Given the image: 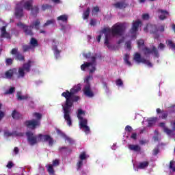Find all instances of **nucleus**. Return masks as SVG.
<instances>
[{"instance_id": "f257e3e1", "label": "nucleus", "mask_w": 175, "mask_h": 175, "mask_svg": "<svg viewBox=\"0 0 175 175\" xmlns=\"http://www.w3.org/2000/svg\"><path fill=\"white\" fill-rule=\"evenodd\" d=\"M81 91V84L79 83L77 85H75L72 88L69 90H66L61 95L63 98H65L66 101L64 106L63 107L64 110V118L67 122L68 126H72V118L70 117V108L73 107V105L76 102L80 100V97L76 94Z\"/></svg>"}, {"instance_id": "f03ea898", "label": "nucleus", "mask_w": 175, "mask_h": 175, "mask_svg": "<svg viewBox=\"0 0 175 175\" xmlns=\"http://www.w3.org/2000/svg\"><path fill=\"white\" fill-rule=\"evenodd\" d=\"M125 24L124 23H116L113 25L111 29L110 28H104L102 30L103 33H105V44H106L108 49H110V40L112 36H122L124 32H125Z\"/></svg>"}, {"instance_id": "7ed1b4c3", "label": "nucleus", "mask_w": 175, "mask_h": 175, "mask_svg": "<svg viewBox=\"0 0 175 175\" xmlns=\"http://www.w3.org/2000/svg\"><path fill=\"white\" fill-rule=\"evenodd\" d=\"M33 117H35L36 119H32L31 120H26L24 122V125L27 128L30 129H36L37 126H40V120H42V114L38 112L33 113Z\"/></svg>"}, {"instance_id": "20e7f679", "label": "nucleus", "mask_w": 175, "mask_h": 175, "mask_svg": "<svg viewBox=\"0 0 175 175\" xmlns=\"http://www.w3.org/2000/svg\"><path fill=\"white\" fill-rule=\"evenodd\" d=\"M85 114V112L82 109H78L77 118L79 121L80 129H83L85 133H90V126H88V120L81 116Z\"/></svg>"}, {"instance_id": "39448f33", "label": "nucleus", "mask_w": 175, "mask_h": 175, "mask_svg": "<svg viewBox=\"0 0 175 175\" xmlns=\"http://www.w3.org/2000/svg\"><path fill=\"white\" fill-rule=\"evenodd\" d=\"M144 32H150V33H153L154 35V39H159V35L158 33V27L156 25H151L148 24L144 28Z\"/></svg>"}, {"instance_id": "423d86ee", "label": "nucleus", "mask_w": 175, "mask_h": 175, "mask_svg": "<svg viewBox=\"0 0 175 175\" xmlns=\"http://www.w3.org/2000/svg\"><path fill=\"white\" fill-rule=\"evenodd\" d=\"M17 27H20L21 29H23V32L26 36H33V31H32V25L28 26L25 24L19 22L16 23Z\"/></svg>"}, {"instance_id": "0eeeda50", "label": "nucleus", "mask_w": 175, "mask_h": 175, "mask_svg": "<svg viewBox=\"0 0 175 175\" xmlns=\"http://www.w3.org/2000/svg\"><path fill=\"white\" fill-rule=\"evenodd\" d=\"M14 16L16 18L24 17V10L23 9V1L18 3L15 7Z\"/></svg>"}, {"instance_id": "6e6552de", "label": "nucleus", "mask_w": 175, "mask_h": 175, "mask_svg": "<svg viewBox=\"0 0 175 175\" xmlns=\"http://www.w3.org/2000/svg\"><path fill=\"white\" fill-rule=\"evenodd\" d=\"M12 55H14L16 61H20V62H25V57L18 51V48H13L10 52Z\"/></svg>"}, {"instance_id": "1a4fd4ad", "label": "nucleus", "mask_w": 175, "mask_h": 175, "mask_svg": "<svg viewBox=\"0 0 175 175\" xmlns=\"http://www.w3.org/2000/svg\"><path fill=\"white\" fill-rule=\"evenodd\" d=\"M26 136L27 137V142L30 146L38 144V136L33 135V133L28 131L26 133Z\"/></svg>"}, {"instance_id": "9d476101", "label": "nucleus", "mask_w": 175, "mask_h": 175, "mask_svg": "<svg viewBox=\"0 0 175 175\" xmlns=\"http://www.w3.org/2000/svg\"><path fill=\"white\" fill-rule=\"evenodd\" d=\"M142 25V21L139 20L137 21H133L132 23V27L130 29V33L131 35H135L134 38L136 39V33H137V31H139V27Z\"/></svg>"}, {"instance_id": "9b49d317", "label": "nucleus", "mask_w": 175, "mask_h": 175, "mask_svg": "<svg viewBox=\"0 0 175 175\" xmlns=\"http://www.w3.org/2000/svg\"><path fill=\"white\" fill-rule=\"evenodd\" d=\"M134 59L136 62H138V64H140V62H142V64L148 65L149 68H152V63H150V60H147L145 58H142V55L139 53H136L135 54Z\"/></svg>"}, {"instance_id": "f8f14e48", "label": "nucleus", "mask_w": 175, "mask_h": 175, "mask_svg": "<svg viewBox=\"0 0 175 175\" xmlns=\"http://www.w3.org/2000/svg\"><path fill=\"white\" fill-rule=\"evenodd\" d=\"M144 55H148V54H153L156 58H159V52H158V49L155 46L152 47L150 49L148 47H145L143 49Z\"/></svg>"}, {"instance_id": "ddd939ff", "label": "nucleus", "mask_w": 175, "mask_h": 175, "mask_svg": "<svg viewBox=\"0 0 175 175\" xmlns=\"http://www.w3.org/2000/svg\"><path fill=\"white\" fill-rule=\"evenodd\" d=\"M38 137L39 138V142H48L49 146H53V144H54V138L49 135L39 134Z\"/></svg>"}, {"instance_id": "4468645a", "label": "nucleus", "mask_w": 175, "mask_h": 175, "mask_svg": "<svg viewBox=\"0 0 175 175\" xmlns=\"http://www.w3.org/2000/svg\"><path fill=\"white\" fill-rule=\"evenodd\" d=\"M84 94L89 98H92L94 96V92L91 91V84H86L83 88Z\"/></svg>"}, {"instance_id": "2eb2a0df", "label": "nucleus", "mask_w": 175, "mask_h": 175, "mask_svg": "<svg viewBox=\"0 0 175 175\" xmlns=\"http://www.w3.org/2000/svg\"><path fill=\"white\" fill-rule=\"evenodd\" d=\"M14 75H17V68H11L5 72V79H11Z\"/></svg>"}, {"instance_id": "dca6fc26", "label": "nucleus", "mask_w": 175, "mask_h": 175, "mask_svg": "<svg viewBox=\"0 0 175 175\" xmlns=\"http://www.w3.org/2000/svg\"><path fill=\"white\" fill-rule=\"evenodd\" d=\"M1 31V38H5L6 39H12V36L10 35V33H8L6 31V26H3L0 29Z\"/></svg>"}, {"instance_id": "f3484780", "label": "nucleus", "mask_w": 175, "mask_h": 175, "mask_svg": "<svg viewBox=\"0 0 175 175\" xmlns=\"http://www.w3.org/2000/svg\"><path fill=\"white\" fill-rule=\"evenodd\" d=\"M156 111L157 113V114H161L159 116V118H161V120H167V117L169 116V113H167V111H163V110H161V109L157 108L156 109Z\"/></svg>"}, {"instance_id": "a211bd4d", "label": "nucleus", "mask_w": 175, "mask_h": 175, "mask_svg": "<svg viewBox=\"0 0 175 175\" xmlns=\"http://www.w3.org/2000/svg\"><path fill=\"white\" fill-rule=\"evenodd\" d=\"M57 133L59 135H62V136H63L65 140H66L69 143V144H75V140L68 137L65 133H62V131H61L60 130H57Z\"/></svg>"}, {"instance_id": "6ab92c4d", "label": "nucleus", "mask_w": 175, "mask_h": 175, "mask_svg": "<svg viewBox=\"0 0 175 175\" xmlns=\"http://www.w3.org/2000/svg\"><path fill=\"white\" fill-rule=\"evenodd\" d=\"M129 149L134 152H140L142 151V147L139 145L130 144L129 145Z\"/></svg>"}, {"instance_id": "aec40b11", "label": "nucleus", "mask_w": 175, "mask_h": 175, "mask_svg": "<svg viewBox=\"0 0 175 175\" xmlns=\"http://www.w3.org/2000/svg\"><path fill=\"white\" fill-rule=\"evenodd\" d=\"M113 6L116 8V9H125V8L128 6V4H126L125 1H120L114 3Z\"/></svg>"}, {"instance_id": "412c9836", "label": "nucleus", "mask_w": 175, "mask_h": 175, "mask_svg": "<svg viewBox=\"0 0 175 175\" xmlns=\"http://www.w3.org/2000/svg\"><path fill=\"white\" fill-rule=\"evenodd\" d=\"M11 116L13 120H20V118H23V115H21V113H20V112L17 111L16 109L12 111Z\"/></svg>"}, {"instance_id": "4be33fe9", "label": "nucleus", "mask_w": 175, "mask_h": 175, "mask_svg": "<svg viewBox=\"0 0 175 175\" xmlns=\"http://www.w3.org/2000/svg\"><path fill=\"white\" fill-rule=\"evenodd\" d=\"M17 75L18 79H23L25 76V71L24 68L22 67L19 68L18 70H17V74H15Z\"/></svg>"}, {"instance_id": "5701e85b", "label": "nucleus", "mask_w": 175, "mask_h": 175, "mask_svg": "<svg viewBox=\"0 0 175 175\" xmlns=\"http://www.w3.org/2000/svg\"><path fill=\"white\" fill-rule=\"evenodd\" d=\"M32 62H33L29 60L28 62L25 63L23 64V66L22 67L23 70H25L27 72H31V64H32Z\"/></svg>"}, {"instance_id": "b1692460", "label": "nucleus", "mask_w": 175, "mask_h": 175, "mask_svg": "<svg viewBox=\"0 0 175 175\" xmlns=\"http://www.w3.org/2000/svg\"><path fill=\"white\" fill-rule=\"evenodd\" d=\"M32 3H33V1H25L23 4V8L25 10H31L33 8V5Z\"/></svg>"}, {"instance_id": "393cba45", "label": "nucleus", "mask_w": 175, "mask_h": 175, "mask_svg": "<svg viewBox=\"0 0 175 175\" xmlns=\"http://www.w3.org/2000/svg\"><path fill=\"white\" fill-rule=\"evenodd\" d=\"M158 13L161 14L159 16L160 20H165L166 18V14H169V12H167V11L163 10H159Z\"/></svg>"}, {"instance_id": "a878e982", "label": "nucleus", "mask_w": 175, "mask_h": 175, "mask_svg": "<svg viewBox=\"0 0 175 175\" xmlns=\"http://www.w3.org/2000/svg\"><path fill=\"white\" fill-rule=\"evenodd\" d=\"M31 14H32L33 17H36L39 13V7H38V5H34L33 7H31Z\"/></svg>"}, {"instance_id": "bb28decb", "label": "nucleus", "mask_w": 175, "mask_h": 175, "mask_svg": "<svg viewBox=\"0 0 175 175\" xmlns=\"http://www.w3.org/2000/svg\"><path fill=\"white\" fill-rule=\"evenodd\" d=\"M68 18L69 17L66 14H63L57 18V21H62V23H68Z\"/></svg>"}, {"instance_id": "cd10ccee", "label": "nucleus", "mask_w": 175, "mask_h": 175, "mask_svg": "<svg viewBox=\"0 0 175 175\" xmlns=\"http://www.w3.org/2000/svg\"><path fill=\"white\" fill-rule=\"evenodd\" d=\"M29 43L33 49H35V47H38V46H39V42H38V40H36L35 38H31Z\"/></svg>"}, {"instance_id": "c85d7f7f", "label": "nucleus", "mask_w": 175, "mask_h": 175, "mask_svg": "<svg viewBox=\"0 0 175 175\" xmlns=\"http://www.w3.org/2000/svg\"><path fill=\"white\" fill-rule=\"evenodd\" d=\"M91 12V9L90 8H88L83 13V20H88V17H90V13Z\"/></svg>"}, {"instance_id": "c756f323", "label": "nucleus", "mask_w": 175, "mask_h": 175, "mask_svg": "<svg viewBox=\"0 0 175 175\" xmlns=\"http://www.w3.org/2000/svg\"><path fill=\"white\" fill-rule=\"evenodd\" d=\"M53 50L54 51L55 58L56 59H57V58H59V55H60L59 54L61 53V51L58 50V47L57 46V45L53 46Z\"/></svg>"}, {"instance_id": "7c9ffc66", "label": "nucleus", "mask_w": 175, "mask_h": 175, "mask_svg": "<svg viewBox=\"0 0 175 175\" xmlns=\"http://www.w3.org/2000/svg\"><path fill=\"white\" fill-rule=\"evenodd\" d=\"M23 53H27L29 50H33V48L30 44H24L22 46Z\"/></svg>"}, {"instance_id": "2f4dec72", "label": "nucleus", "mask_w": 175, "mask_h": 175, "mask_svg": "<svg viewBox=\"0 0 175 175\" xmlns=\"http://www.w3.org/2000/svg\"><path fill=\"white\" fill-rule=\"evenodd\" d=\"M148 165H150V163H148V161L141 162L139 163L138 169H146V167H148Z\"/></svg>"}, {"instance_id": "473e14b6", "label": "nucleus", "mask_w": 175, "mask_h": 175, "mask_svg": "<svg viewBox=\"0 0 175 175\" xmlns=\"http://www.w3.org/2000/svg\"><path fill=\"white\" fill-rule=\"evenodd\" d=\"M157 122V118H150L148 120V126H152Z\"/></svg>"}, {"instance_id": "72a5a7b5", "label": "nucleus", "mask_w": 175, "mask_h": 175, "mask_svg": "<svg viewBox=\"0 0 175 175\" xmlns=\"http://www.w3.org/2000/svg\"><path fill=\"white\" fill-rule=\"evenodd\" d=\"M124 61L126 65H128V66H132V63L129 61V55L125 54Z\"/></svg>"}, {"instance_id": "f704fd0d", "label": "nucleus", "mask_w": 175, "mask_h": 175, "mask_svg": "<svg viewBox=\"0 0 175 175\" xmlns=\"http://www.w3.org/2000/svg\"><path fill=\"white\" fill-rule=\"evenodd\" d=\"M14 61V59L8 57L5 59V65L6 66H11V65H13V62Z\"/></svg>"}, {"instance_id": "c9c22d12", "label": "nucleus", "mask_w": 175, "mask_h": 175, "mask_svg": "<svg viewBox=\"0 0 175 175\" xmlns=\"http://www.w3.org/2000/svg\"><path fill=\"white\" fill-rule=\"evenodd\" d=\"M55 24V20L51 19L46 21V22L43 25V27H48V25H54Z\"/></svg>"}, {"instance_id": "e433bc0d", "label": "nucleus", "mask_w": 175, "mask_h": 175, "mask_svg": "<svg viewBox=\"0 0 175 175\" xmlns=\"http://www.w3.org/2000/svg\"><path fill=\"white\" fill-rule=\"evenodd\" d=\"M18 100H25L28 99V96H21V93L18 92L16 94Z\"/></svg>"}, {"instance_id": "4c0bfd02", "label": "nucleus", "mask_w": 175, "mask_h": 175, "mask_svg": "<svg viewBox=\"0 0 175 175\" xmlns=\"http://www.w3.org/2000/svg\"><path fill=\"white\" fill-rule=\"evenodd\" d=\"M40 25V21H39V19H37L36 21H34L33 23V27H35L36 29H37V31H39L40 27L39 26Z\"/></svg>"}, {"instance_id": "58836bf2", "label": "nucleus", "mask_w": 175, "mask_h": 175, "mask_svg": "<svg viewBox=\"0 0 175 175\" xmlns=\"http://www.w3.org/2000/svg\"><path fill=\"white\" fill-rule=\"evenodd\" d=\"M47 172L49 173V174H54L55 171H54V168L53 167V165L51 164L48 165Z\"/></svg>"}, {"instance_id": "ea45409f", "label": "nucleus", "mask_w": 175, "mask_h": 175, "mask_svg": "<svg viewBox=\"0 0 175 175\" xmlns=\"http://www.w3.org/2000/svg\"><path fill=\"white\" fill-rule=\"evenodd\" d=\"M89 66H92V63H85L81 66V70H85L86 68H89Z\"/></svg>"}, {"instance_id": "a19ab883", "label": "nucleus", "mask_w": 175, "mask_h": 175, "mask_svg": "<svg viewBox=\"0 0 175 175\" xmlns=\"http://www.w3.org/2000/svg\"><path fill=\"white\" fill-rule=\"evenodd\" d=\"M80 161H84L85 159H87V153L85 152H81L79 155Z\"/></svg>"}, {"instance_id": "79ce46f5", "label": "nucleus", "mask_w": 175, "mask_h": 175, "mask_svg": "<svg viewBox=\"0 0 175 175\" xmlns=\"http://www.w3.org/2000/svg\"><path fill=\"white\" fill-rule=\"evenodd\" d=\"M49 9H53V5L49 4H44L42 6V10L44 12Z\"/></svg>"}, {"instance_id": "37998d69", "label": "nucleus", "mask_w": 175, "mask_h": 175, "mask_svg": "<svg viewBox=\"0 0 175 175\" xmlns=\"http://www.w3.org/2000/svg\"><path fill=\"white\" fill-rule=\"evenodd\" d=\"M167 42V46H169V47H170V49H175V44L173 42L172 40H168Z\"/></svg>"}, {"instance_id": "c03bdc74", "label": "nucleus", "mask_w": 175, "mask_h": 175, "mask_svg": "<svg viewBox=\"0 0 175 175\" xmlns=\"http://www.w3.org/2000/svg\"><path fill=\"white\" fill-rule=\"evenodd\" d=\"M14 91H16V89L14 88V87H12L10 88L9 90H7L5 92V95H9L10 94H13V92H14Z\"/></svg>"}, {"instance_id": "a18cd8bd", "label": "nucleus", "mask_w": 175, "mask_h": 175, "mask_svg": "<svg viewBox=\"0 0 175 175\" xmlns=\"http://www.w3.org/2000/svg\"><path fill=\"white\" fill-rule=\"evenodd\" d=\"M137 44L138 49H140V47H143V46H144V40H137Z\"/></svg>"}, {"instance_id": "49530a36", "label": "nucleus", "mask_w": 175, "mask_h": 175, "mask_svg": "<svg viewBox=\"0 0 175 175\" xmlns=\"http://www.w3.org/2000/svg\"><path fill=\"white\" fill-rule=\"evenodd\" d=\"M163 131L165 133H167V135H172V133H173V130H171L167 127H164Z\"/></svg>"}, {"instance_id": "de8ad7c7", "label": "nucleus", "mask_w": 175, "mask_h": 175, "mask_svg": "<svg viewBox=\"0 0 175 175\" xmlns=\"http://www.w3.org/2000/svg\"><path fill=\"white\" fill-rule=\"evenodd\" d=\"M116 84L118 87H122L124 85V82L121 79H117L116 81Z\"/></svg>"}, {"instance_id": "09e8293b", "label": "nucleus", "mask_w": 175, "mask_h": 175, "mask_svg": "<svg viewBox=\"0 0 175 175\" xmlns=\"http://www.w3.org/2000/svg\"><path fill=\"white\" fill-rule=\"evenodd\" d=\"M170 169L172 170V172H175V163L173 161H171L170 163Z\"/></svg>"}, {"instance_id": "8fccbe9b", "label": "nucleus", "mask_w": 175, "mask_h": 175, "mask_svg": "<svg viewBox=\"0 0 175 175\" xmlns=\"http://www.w3.org/2000/svg\"><path fill=\"white\" fill-rule=\"evenodd\" d=\"M91 59H92V62H88V64H92V66H93V65H96V57L92 56L91 57Z\"/></svg>"}, {"instance_id": "3c124183", "label": "nucleus", "mask_w": 175, "mask_h": 175, "mask_svg": "<svg viewBox=\"0 0 175 175\" xmlns=\"http://www.w3.org/2000/svg\"><path fill=\"white\" fill-rule=\"evenodd\" d=\"M82 166H83V161L79 160L77 163V170H80Z\"/></svg>"}, {"instance_id": "603ef678", "label": "nucleus", "mask_w": 175, "mask_h": 175, "mask_svg": "<svg viewBox=\"0 0 175 175\" xmlns=\"http://www.w3.org/2000/svg\"><path fill=\"white\" fill-rule=\"evenodd\" d=\"M90 24L91 27H95V25H96V20L91 19Z\"/></svg>"}, {"instance_id": "864d4df0", "label": "nucleus", "mask_w": 175, "mask_h": 175, "mask_svg": "<svg viewBox=\"0 0 175 175\" xmlns=\"http://www.w3.org/2000/svg\"><path fill=\"white\" fill-rule=\"evenodd\" d=\"M90 80H92V75H89L85 80L86 84H90Z\"/></svg>"}, {"instance_id": "5fc2aeb1", "label": "nucleus", "mask_w": 175, "mask_h": 175, "mask_svg": "<svg viewBox=\"0 0 175 175\" xmlns=\"http://www.w3.org/2000/svg\"><path fill=\"white\" fill-rule=\"evenodd\" d=\"M150 19V15L148 14H144L142 15V20H149Z\"/></svg>"}, {"instance_id": "6e6d98bb", "label": "nucleus", "mask_w": 175, "mask_h": 175, "mask_svg": "<svg viewBox=\"0 0 175 175\" xmlns=\"http://www.w3.org/2000/svg\"><path fill=\"white\" fill-rule=\"evenodd\" d=\"M131 44H132V42L131 41H127L126 42V48L129 49V50H131V49H132Z\"/></svg>"}, {"instance_id": "4d7b16f0", "label": "nucleus", "mask_w": 175, "mask_h": 175, "mask_svg": "<svg viewBox=\"0 0 175 175\" xmlns=\"http://www.w3.org/2000/svg\"><path fill=\"white\" fill-rule=\"evenodd\" d=\"M92 13H98L99 12V7L96 6L94 7L93 9L92 10Z\"/></svg>"}, {"instance_id": "13d9d810", "label": "nucleus", "mask_w": 175, "mask_h": 175, "mask_svg": "<svg viewBox=\"0 0 175 175\" xmlns=\"http://www.w3.org/2000/svg\"><path fill=\"white\" fill-rule=\"evenodd\" d=\"M126 132H132V126L127 125L125 127Z\"/></svg>"}, {"instance_id": "bf43d9fd", "label": "nucleus", "mask_w": 175, "mask_h": 175, "mask_svg": "<svg viewBox=\"0 0 175 175\" xmlns=\"http://www.w3.org/2000/svg\"><path fill=\"white\" fill-rule=\"evenodd\" d=\"M14 166V164H13V162L12 161H9L8 163L7 164V167L8 169H12V167H13Z\"/></svg>"}, {"instance_id": "052dcab7", "label": "nucleus", "mask_w": 175, "mask_h": 175, "mask_svg": "<svg viewBox=\"0 0 175 175\" xmlns=\"http://www.w3.org/2000/svg\"><path fill=\"white\" fill-rule=\"evenodd\" d=\"M159 31L160 32H165V25H162L159 27Z\"/></svg>"}, {"instance_id": "680f3d73", "label": "nucleus", "mask_w": 175, "mask_h": 175, "mask_svg": "<svg viewBox=\"0 0 175 175\" xmlns=\"http://www.w3.org/2000/svg\"><path fill=\"white\" fill-rule=\"evenodd\" d=\"M159 154V149L158 148L153 150V155H158Z\"/></svg>"}, {"instance_id": "e2e57ef3", "label": "nucleus", "mask_w": 175, "mask_h": 175, "mask_svg": "<svg viewBox=\"0 0 175 175\" xmlns=\"http://www.w3.org/2000/svg\"><path fill=\"white\" fill-rule=\"evenodd\" d=\"M170 124H171V126L172 128V131H175V120L171 121Z\"/></svg>"}, {"instance_id": "0e129e2a", "label": "nucleus", "mask_w": 175, "mask_h": 175, "mask_svg": "<svg viewBox=\"0 0 175 175\" xmlns=\"http://www.w3.org/2000/svg\"><path fill=\"white\" fill-rule=\"evenodd\" d=\"M58 165H59V161L58 160L55 159L53 161V166H58Z\"/></svg>"}, {"instance_id": "69168bd1", "label": "nucleus", "mask_w": 175, "mask_h": 175, "mask_svg": "<svg viewBox=\"0 0 175 175\" xmlns=\"http://www.w3.org/2000/svg\"><path fill=\"white\" fill-rule=\"evenodd\" d=\"M12 133H10L9 131L4 132V136H6L7 137L12 136Z\"/></svg>"}, {"instance_id": "338daca9", "label": "nucleus", "mask_w": 175, "mask_h": 175, "mask_svg": "<svg viewBox=\"0 0 175 175\" xmlns=\"http://www.w3.org/2000/svg\"><path fill=\"white\" fill-rule=\"evenodd\" d=\"M83 57H85V58H91V52L83 54Z\"/></svg>"}, {"instance_id": "774afa93", "label": "nucleus", "mask_w": 175, "mask_h": 175, "mask_svg": "<svg viewBox=\"0 0 175 175\" xmlns=\"http://www.w3.org/2000/svg\"><path fill=\"white\" fill-rule=\"evenodd\" d=\"M158 49H160V50H163V49H165V44L160 43L158 46Z\"/></svg>"}]
</instances>
